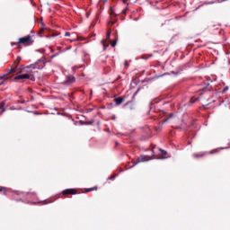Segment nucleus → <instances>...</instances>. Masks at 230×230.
<instances>
[{"instance_id":"obj_6","label":"nucleus","mask_w":230,"mask_h":230,"mask_svg":"<svg viewBox=\"0 0 230 230\" xmlns=\"http://www.w3.org/2000/svg\"><path fill=\"white\" fill-rule=\"evenodd\" d=\"M115 105L118 107L119 105H121V103H123V102H125V98L124 97H117L113 100Z\"/></svg>"},{"instance_id":"obj_36","label":"nucleus","mask_w":230,"mask_h":230,"mask_svg":"<svg viewBox=\"0 0 230 230\" xmlns=\"http://www.w3.org/2000/svg\"><path fill=\"white\" fill-rule=\"evenodd\" d=\"M124 4H127V0H123Z\"/></svg>"},{"instance_id":"obj_15","label":"nucleus","mask_w":230,"mask_h":230,"mask_svg":"<svg viewBox=\"0 0 230 230\" xmlns=\"http://www.w3.org/2000/svg\"><path fill=\"white\" fill-rule=\"evenodd\" d=\"M4 76H0V85H3L4 84V82L6 81V79H4Z\"/></svg>"},{"instance_id":"obj_20","label":"nucleus","mask_w":230,"mask_h":230,"mask_svg":"<svg viewBox=\"0 0 230 230\" xmlns=\"http://www.w3.org/2000/svg\"><path fill=\"white\" fill-rule=\"evenodd\" d=\"M19 44H21V43H19V41H17V42H11V46H19Z\"/></svg>"},{"instance_id":"obj_7","label":"nucleus","mask_w":230,"mask_h":230,"mask_svg":"<svg viewBox=\"0 0 230 230\" xmlns=\"http://www.w3.org/2000/svg\"><path fill=\"white\" fill-rule=\"evenodd\" d=\"M19 71V65H13L12 66V68L8 70V73L6 75H12V73H17Z\"/></svg>"},{"instance_id":"obj_12","label":"nucleus","mask_w":230,"mask_h":230,"mask_svg":"<svg viewBox=\"0 0 230 230\" xmlns=\"http://www.w3.org/2000/svg\"><path fill=\"white\" fill-rule=\"evenodd\" d=\"M116 44H118V39H116L114 40H111V46L112 48H116Z\"/></svg>"},{"instance_id":"obj_8","label":"nucleus","mask_w":230,"mask_h":230,"mask_svg":"<svg viewBox=\"0 0 230 230\" xmlns=\"http://www.w3.org/2000/svg\"><path fill=\"white\" fill-rule=\"evenodd\" d=\"M206 152H199V153H194L192 155V157H194V159H200L201 157H204V155H206Z\"/></svg>"},{"instance_id":"obj_39","label":"nucleus","mask_w":230,"mask_h":230,"mask_svg":"<svg viewBox=\"0 0 230 230\" xmlns=\"http://www.w3.org/2000/svg\"><path fill=\"white\" fill-rule=\"evenodd\" d=\"M130 109H131V111H132V105L130 106Z\"/></svg>"},{"instance_id":"obj_3","label":"nucleus","mask_w":230,"mask_h":230,"mask_svg":"<svg viewBox=\"0 0 230 230\" xmlns=\"http://www.w3.org/2000/svg\"><path fill=\"white\" fill-rule=\"evenodd\" d=\"M150 159H152V157L149 155H140L134 163L133 166H136V164H139V163H146V161H150Z\"/></svg>"},{"instance_id":"obj_33","label":"nucleus","mask_w":230,"mask_h":230,"mask_svg":"<svg viewBox=\"0 0 230 230\" xmlns=\"http://www.w3.org/2000/svg\"><path fill=\"white\" fill-rule=\"evenodd\" d=\"M227 91V87L224 88L223 93H226Z\"/></svg>"},{"instance_id":"obj_4","label":"nucleus","mask_w":230,"mask_h":230,"mask_svg":"<svg viewBox=\"0 0 230 230\" xmlns=\"http://www.w3.org/2000/svg\"><path fill=\"white\" fill-rule=\"evenodd\" d=\"M76 79L73 75H66V79L63 82L65 85H71V84H75Z\"/></svg>"},{"instance_id":"obj_32","label":"nucleus","mask_w":230,"mask_h":230,"mask_svg":"<svg viewBox=\"0 0 230 230\" xmlns=\"http://www.w3.org/2000/svg\"><path fill=\"white\" fill-rule=\"evenodd\" d=\"M55 57H58V54L52 56V58H55Z\"/></svg>"},{"instance_id":"obj_26","label":"nucleus","mask_w":230,"mask_h":230,"mask_svg":"<svg viewBox=\"0 0 230 230\" xmlns=\"http://www.w3.org/2000/svg\"><path fill=\"white\" fill-rule=\"evenodd\" d=\"M71 35V32H69V31H66V33H65V37H69Z\"/></svg>"},{"instance_id":"obj_24","label":"nucleus","mask_w":230,"mask_h":230,"mask_svg":"<svg viewBox=\"0 0 230 230\" xmlns=\"http://www.w3.org/2000/svg\"><path fill=\"white\" fill-rule=\"evenodd\" d=\"M116 175H111V177L108 178V181H112V179H115Z\"/></svg>"},{"instance_id":"obj_22","label":"nucleus","mask_w":230,"mask_h":230,"mask_svg":"<svg viewBox=\"0 0 230 230\" xmlns=\"http://www.w3.org/2000/svg\"><path fill=\"white\" fill-rule=\"evenodd\" d=\"M197 100H199V99H193V98H191V99L190 100V103H195V102H197Z\"/></svg>"},{"instance_id":"obj_37","label":"nucleus","mask_w":230,"mask_h":230,"mask_svg":"<svg viewBox=\"0 0 230 230\" xmlns=\"http://www.w3.org/2000/svg\"><path fill=\"white\" fill-rule=\"evenodd\" d=\"M111 15H114V11H111Z\"/></svg>"},{"instance_id":"obj_13","label":"nucleus","mask_w":230,"mask_h":230,"mask_svg":"<svg viewBox=\"0 0 230 230\" xmlns=\"http://www.w3.org/2000/svg\"><path fill=\"white\" fill-rule=\"evenodd\" d=\"M170 118H173V113H171L167 119H164L162 121V125H164V123H167V121H168V119H170Z\"/></svg>"},{"instance_id":"obj_9","label":"nucleus","mask_w":230,"mask_h":230,"mask_svg":"<svg viewBox=\"0 0 230 230\" xmlns=\"http://www.w3.org/2000/svg\"><path fill=\"white\" fill-rule=\"evenodd\" d=\"M152 137V129L150 128H146V139H150Z\"/></svg>"},{"instance_id":"obj_14","label":"nucleus","mask_w":230,"mask_h":230,"mask_svg":"<svg viewBox=\"0 0 230 230\" xmlns=\"http://www.w3.org/2000/svg\"><path fill=\"white\" fill-rule=\"evenodd\" d=\"M96 190H98V187H97V186H95V187H93V188L86 189L85 191H86L87 193H89V191H96Z\"/></svg>"},{"instance_id":"obj_27","label":"nucleus","mask_w":230,"mask_h":230,"mask_svg":"<svg viewBox=\"0 0 230 230\" xmlns=\"http://www.w3.org/2000/svg\"><path fill=\"white\" fill-rule=\"evenodd\" d=\"M208 85H209V83H207L206 86L203 88V91H204V89H208Z\"/></svg>"},{"instance_id":"obj_23","label":"nucleus","mask_w":230,"mask_h":230,"mask_svg":"<svg viewBox=\"0 0 230 230\" xmlns=\"http://www.w3.org/2000/svg\"><path fill=\"white\" fill-rule=\"evenodd\" d=\"M217 152H218L217 149H214V150L210 151L209 154H217Z\"/></svg>"},{"instance_id":"obj_35","label":"nucleus","mask_w":230,"mask_h":230,"mask_svg":"<svg viewBox=\"0 0 230 230\" xmlns=\"http://www.w3.org/2000/svg\"><path fill=\"white\" fill-rule=\"evenodd\" d=\"M147 57H154V54H149L147 55Z\"/></svg>"},{"instance_id":"obj_11","label":"nucleus","mask_w":230,"mask_h":230,"mask_svg":"<svg viewBox=\"0 0 230 230\" xmlns=\"http://www.w3.org/2000/svg\"><path fill=\"white\" fill-rule=\"evenodd\" d=\"M21 57H17L16 60L13 62V66H19V64H21Z\"/></svg>"},{"instance_id":"obj_28","label":"nucleus","mask_w":230,"mask_h":230,"mask_svg":"<svg viewBox=\"0 0 230 230\" xmlns=\"http://www.w3.org/2000/svg\"><path fill=\"white\" fill-rule=\"evenodd\" d=\"M216 26H217V25L211 23L210 26H209V28H215Z\"/></svg>"},{"instance_id":"obj_31","label":"nucleus","mask_w":230,"mask_h":230,"mask_svg":"<svg viewBox=\"0 0 230 230\" xmlns=\"http://www.w3.org/2000/svg\"><path fill=\"white\" fill-rule=\"evenodd\" d=\"M22 47L21 46V44H19V45H18V49H22Z\"/></svg>"},{"instance_id":"obj_30","label":"nucleus","mask_w":230,"mask_h":230,"mask_svg":"<svg viewBox=\"0 0 230 230\" xmlns=\"http://www.w3.org/2000/svg\"><path fill=\"white\" fill-rule=\"evenodd\" d=\"M110 22H111V24H116V21H111Z\"/></svg>"},{"instance_id":"obj_17","label":"nucleus","mask_w":230,"mask_h":230,"mask_svg":"<svg viewBox=\"0 0 230 230\" xmlns=\"http://www.w3.org/2000/svg\"><path fill=\"white\" fill-rule=\"evenodd\" d=\"M48 30H49V29H48V28H40V33H44V31H48Z\"/></svg>"},{"instance_id":"obj_38","label":"nucleus","mask_w":230,"mask_h":230,"mask_svg":"<svg viewBox=\"0 0 230 230\" xmlns=\"http://www.w3.org/2000/svg\"><path fill=\"white\" fill-rule=\"evenodd\" d=\"M142 58H146L145 56H143Z\"/></svg>"},{"instance_id":"obj_29","label":"nucleus","mask_w":230,"mask_h":230,"mask_svg":"<svg viewBox=\"0 0 230 230\" xmlns=\"http://www.w3.org/2000/svg\"><path fill=\"white\" fill-rule=\"evenodd\" d=\"M121 13H127V9L122 10Z\"/></svg>"},{"instance_id":"obj_34","label":"nucleus","mask_w":230,"mask_h":230,"mask_svg":"<svg viewBox=\"0 0 230 230\" xmlns=\"http://www.w3.org/2000/svg\"><path fill=\"white\" fill-rule=\"evenodd\" d=\"M104 49H107V46H105V43H103Z\"/></svg>"},{"instance_id":"obj_2","label":"nucleus","mask_w":230,"mask_h":230,"mask_svg":"<svg viewBox=\"0 0 230 230\" xmlns=\"http://www.w3.org/2000/svg\"><path fill=\"white\" fill-rule=\"evenodd\" d=\"M14 80H31L35 82V77L30 75L29 74H22L14 77Z\"/></svg>"},{"instance_id":"obj_25","label":"nucleus","mask_w":230,"mask_h":230,"mask_svg":"<svg viewBox=\"0 0 230 230\" xmlns=\"http://www.w3.org/2000/svg\"><path fill=\"white\" fill-rule=\"evenodd\" d=\"M155 130L161 132V130H163V128L162 127L155 128Z\"/></svg>"},{"instance_id":"obj_18","label":"nucleus","mask_w":230,"mask_h":230,"mask_svg":"<svg viewBox=\"0 0 230 230\" xmlns=\"http://www.w3.org/2000/svg\"><path fill=\"white\" fill-rule=\"evenodd\" d=\"M0 191H4V195H6V188L4 187H0Z\"/></svg>"},{"instance_id":"obj_21","label":"nucleus","mask_w":230,"mask_h":230,"mask_svg":"<svg viewBox=\"0 0 230 230\" xmlns=\"http://www.w3.org/2000/svg\"><path fill=\"white\" fill-rule=\"evenodd\" d=\"M1 112H0V116L1 114H3V112H6V109H4V107L0 109Z\"/></svg>"},{"instance_id":"obj_5","label":"nucleus","mask_w":230,"mask_h":230,"mask_svg":"<svg viewBox=\"0 0 230 230\" xmlns=\"http://www.w3.org/2000/svg\"><path fill=\"white\" fill-rule=\"evenodd\" d=\"M77 190L75 189H66L62 191V195H76Z\"/></svg>"},{"instance_id":"obj_16","label":"nucleus","mask_w":230,"mask_h":230,"mask_svg":"<svg viewBox=\"0 0 230 230\" xmlns=\"http://www.w3.org/2000/svg\"><path fill=\"white\" fill-rule=\"evenodd\" d=\"M4 105H6V101H2L0 102V109H3V107H4Z\"/></svg>"},{"instance_id":"obj_1","label":"nucleus","mask_w":230,"mask_h":230,"mask_svg":"<svg viewBox=\"0 0 230 230\" xmlns=\"http://www.w3.org/2000/svg\"><path fill=\"white\" fill-rule=\"evenodd\" d=\"M33 42V36L31 35H27L18 39V44H22L23 46H31Z\"/></svg>"},{"instance_id":"obj_10","label":"nucleus","mask_w":230,"mask_h":230,"mask_svg":"<svg viewBox=\"0 0 230 230\" xmlns=\"http://www.w3.org/2000/svg\"><path fill=\"white\" fill-rule=\"evenodd\" d=\"M160 152L162 154L161 159H166V156L168 155V152H166L161 148H160Z\"/></svg>"},{"instance_id":"obj_19","label":"nucleus","mask_w":230,"mask_h":230,"mask_svg":"<svg viewBox=\"0 0 230 230\" xmlns=\"http://www.w3.org/2000/svg\"><path fill=\"white\" fill-rule=\"evenodd\" d=\"M111 33H112V31L111 30L108 31V32L106 34V39H111Z\"/></svg>"}]
</instances>
